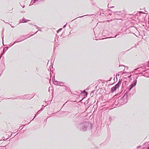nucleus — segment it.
<instances>
[{
  "mask_svg": "<svg viewBox=\"0 0 149 149\" xmlns=\"http://www.w3.org/2000/svg\"><path fill=\"white\" fill-rule=\"evenodd\" d=\"M10 26H11L12 27V28H14L15 27L14 26H12V25L11 24L10 25Z\"/></svg>",
  "mask_w": 149,
  "mask_h": 149,
  "instance_id": "72a5a7b5",
  "label": "nucleus"
},
{
  "mask_svg": "<svg viewBox=\"0 0 149 149\" xmlns=\"http://www.w3.org/2000/svg\"><path fill=\"white\" fill-rule=\"evenodd\" d=\"M1 148V147H0V148Z\"/></svg>",
  "mask_w": 149,
  "mask_h": 149,
  "instance_id": "603ef678",
  "label": "nucleus"
},
{
  "mask_svg": "<svg viewBox=\"0 0 149 149\" xmlns=\"http://www.w3.org/2000/svg\"><path fill=\"white\" fill-rule=\"evenodd\" d=\"M3 31H4V30L3 29V31H2V34H3Z\"/></svg>",
  "mask_w": 149,
  "mask_h": 149,
  "instance_id": "a19ab883",
  "label": "nucleus"
},
{
  "mask_svg": "<svg viewBox=\"0 0 149 149\" xmlns=\"http://www.w3.org/2000/svg\"><path fill=\"white\" fill-rule=\"evenodd\" d=\"M128 93L125 92L124 96L122 97L121 96L118 97V99L119 100V102H120L121 105L125 104L126 103L129 97Z\"/></svg>",
  "mask_w": 149,
  "mask_h": 149,
  "instance_id": "f03ea898",
  "label": "nucleus"
},
{
  "mask_svg": "<svg viewBox=\"0 0 149 149\" xmlns=\"http://www.w3.org/2000/svg\"><path fill=\"white\" fill-rule=\"evenodd\" d=\"M117 36V35H116V36H115V37H115V38H116V37Z\"/></svg>",
  "mask_w": 149,
  "mask_h": 149,
  "instance_id": "79ce46f5",
  "label": "nucleus"
},
{
  "mask_svg": "<svg viewBox=\"0 0 149 149\" xmlns=\"http://www.w3.org/2000/svg\"><path fill=\"white\" fill-rule=\"evenodd\" d=\"M122 82V79H120L118 82L114 86H113L111 88V92L112 93L113 92L116 91L117 88L119 87L120 85Z\"/></svg>",
  "mask_w": 149,
  "mask_h": 149,
  "instance_id": "7ed1b4c3",
  "label": "nucleus"
},
{
  "mask_svg": "<svg viewBox=\"0 0 149 149\" xmlns=\"http://www.w3.org/2000/svg\"><path fill=\"white\" fill-rule=\"evenodd\" d=\"M148 149H149V146L148 147Z\"/></svg>",
  "mask_w": 149,
  "mask_h": 149,
  "instance_id": "49530a36",
  "label": "nucleus"
},
{
  "mask_svg": "<svg viewBox=\"0 0 149 149\" xmlns=\"http://www.w3.org/2000/svg\"><path fill=\"white\" fill-rule=\"evenodd\" d=\"M36 70H38V67H37L36 68Z\"/></svg>",
  "mask_w": 149,
  "mask_h": 149,
  "instance_id": "f704fd0d",
  "label": "nucleus"
},
{
  "mask_svg": "<svg viewBox=\"0 0 149 149\" xmlns=\"http://www.w3.org/2000/svg\"><path fill=\"white\" fill-rule=\"evenodd\" d=\"M36 115H35V116H34V118H33V119H32V120H33V119H34V118L36 117Z\"/></svg>",
  "mask_w": 149,
  "mask_h": 149,
  "instance_id": "c85d7f7f",
  "label": "nucleus"
},
{
  "mask_svg": "<svg viewBox=\"0 0 149 149\" xmlns=\"http://www.w3.org/2000/svg\"><path fill=\"white\" fill-rule=\"evenodd\" d=\"M140 13H144L143 12H141V11H140Z\"/></svg>",
  "mask_w": 149,
  "mask_h": 149,
  "instance_id": "c9c22d12",
  "label": "nucleus"
},
{
  "mask_svg": "<svg viewBox=\"0 0 149 149\" xmlns=\"http://www.w3.org/2000/svg\"><path fill=\"white\" fill-rule=\"evenodd\" d=\"M137 78V77L136 78L135 80L134 81L133 83L131 84V85H130L127 88V90L126 92L127 93H129L131 89L134 86H136L137 83L136 79Z\"/></svg>",
  "mask_w": 149,
  "mask_h": 149,
  "instance_id": "20e7f679",
  "label": "nucleus"
},
{
  "mask_svg": "<svg viewBox=\"0 0 149 149\" xmlns=\"http://www.w3.org/2000/svg\"><path fill=\"white\" fill-rule=\"evenodd\" d=\"M52 80L53 82V83L54 84L56 85H59V81H55V76H54L52 78Z\"/></svg>",
  "mask_w": 149,
  "mask_h": 149,
  "instance_id": "0eeeda50",
  "label": "nucleus"
},
{
  "mask_svg": "<svg viewBox=\"0 0 149 149\" xmlns=\"http://www.w3.org/2000/svg\"><path fill=\"white\" fill-rule=\"evenodd\" d=\"M24 95L26 96L27 95Z\"/></svg>",
  "mask_w": 149,
  "mask_h": 149,
  "instance_id": "09e8293b",
  "label": "nucleus"
},
{
  "mask_svg": "<svg viewBox=\"0 0 149 149\" xmlns=\"http://www.w3.org/2000/svg\"><path fill=\"white\" fill-rule=\"evenodd\" d=\"M104 13H102V16H104Z\"/></svg>",
  "mask_w": 149,
  "mask_h": 149,
  "instance_id": "58836bf2",
  "label": "nucleus"
},
{
  "mask_svg": "<svg viewBox=\"0 0 149 149\" xmlns=\"http://www.w3.org/2000/svg\"><path fill=\"white\" fill-rule=\"evenodd\" d=\"M30 25H33V24L32 23H30Z\"/></svg>",
  "mask_w": 149,
  "mask_h": 149,
  "instance_id": "4c0bfd02",
  "label": "nucleus"
},
{
  "mask_svg": "<svg viewBox=\"0 0 149 149\" xmlns=\"http://www.w3.org/2000/svg\"><path fill=\"white\" fill-rule=\"evenodd\" d=\"M145 68L144 67H141L139 68H137L136 69H134V70H138L139 71H141L142 69H144Z\"/></svg>",
  "mask_w": 149,
  "mask_h": 149,
  "instance_id": "6e6552de",
  "label": "nucleus"
},
{
  "mask_svg": "<svg viewBox=\"0 0 149 149\" xmlns=\"http://www.w3.org/2000/svg\"><path fill=\"white\" fill-rule=\"evenodd\" d=\"M112 120V118H111V117H110L109 118V120L110 122H111V120Z\"/></svg>",
  "mask_w": 149,
  "mask_h": 149,
  "instance_id": "2eb2a0df",
  "label": "nucleus"
},
{
  "mask_svg": "<svg viewBox=\"0 0 149 149\" xmlns=\"http://www.w3.org/2000/svg\"><path fill=\"white\" fill-rule=\"evenodd\" d=\"M137 78V77L136 78L135 80L134 81L133 83L131 84V85H130L127 88V90L126 92L127 93H129L131 89L134 86H136L137 83L136 79Z\"/></svg>",
  "mask_w": 149,
  "mask_h": 149,
  "instance_id": "39448f33",
  "label": "nucleus"
},
{
  "mask_svg": "<svg viewBox=\"0 0 149 149\" xmlns=\"http://www.w3.org/2000/svg\"><path fill=\"white\" fill-rule=\"evenodd\" d=\"M62 29V28L58 30L57 31V33H58L60 31H61Z\"/></svg>",
  "mask_w": 149,
  "mask_h": 149,
  "instance_id": "a211bd4d",
  "label": "nucleus"
},
{
  "mask_svg": "<svg viewBox=\"0 0 149 149\" xmlns=\"http://www.w3.org/2000/svg\"><path fill=\"white\" fill-rule=\"evenodd\" d=\"M33 26H35L36 28L37 29H39V27H38V26H37V25H33Z\"/></svg>",
  "mask_w": 149,
  "mask_h": 149,
  "instance_id": "4468645a",
  "label": "nucleus"
},
{
  "mask_svg": "<svg viewBox=\"0 0 149 149\" xmlns=\"http://www.w3.org/2000/svg\"><path fill=\"white\" fill-rule=\"evenodd\" d=\"M66 24H65V25H64L63 27V28H65L66 27Z\"/></svg>",
  "mask_w": 149,
  "mask_h": 149,
  "instance_id": "473e14b6",
  "label": "nucleus"
},
{
  "mask_svg": "<svg viewBox=\"0 0 149 149\" xmlns=\"http://www.w3.org/2000/svg\"><path fill=\"white\" fill-rule=\"evenodd\" d=\"M20 131L21 132H22L21 131V130H20Z\"/></svg>",
  "mask_w": 149,
  "mask_h": 149,
  "instance_id": "3c124183",
  "label": "nucleus"
},
{
  "mask_svg": "<svg viewBox=\"0 0 149 149\" xmlns=\"http://www.w3.org/2000/svg\"><path fill=\"white\" fill-rule=\"evenodd\" d=\"M3 37H4V36H3V40H2V41H3Z\"/></svg>",
  "mask_w": 149,
  "mask_h": 149,
  "instance_id": "cd10ccee",
  "label": "nucleus"
},
{
  "mask_svg": "<svg viewBox=\"0 0 149 149\" xmlns=\"http://www.w3.org/2000/svg\"><path fill=\"white\" fill-rule=\"evenodd\" d=\"M124 82H125V81H124V82L123 83H123H124ZM125 83H126V82H125Z\"/></svg>",
  "mask_w": 149,
  "mask_h": 149,
  "instance_id": "a18cd8bd",
  "label": "nucleus"
},
{
  "mask_svg": "<svg viewBox=\"0 0 149 149\" xmlns=\"http://www.w3.org/2000/svg\"><path fill=\"white\" fill-rule=\"evenodd\" d=\"M113 38V37H109V38Z\"/></svg>",
  "mask_w": 149,
  "mask_h": 149,
  "instance_id": "37998d69",
  "label": "nucleus"
},
{
  "mask_svg": "<svg viewBox=\"0 0 149 149\" xmlns=\"http://www.w3.org/2000/svg\"><path fill=\"white\" fill-rule=\"evenodd\" d=\"M145 72V70H143V72Z\"/></svg>",
  "mask_w": 149,
  "mask_h": 149,
  "instance_id": "de8ad7c7",
  "label": "nucleus"
},
{
  "mask_svg": "<svg viewBox=\"0 0 149 149\" xmlns=\"http://www.w3.org/2000/svg\"><path fill=\"white\" fill-rule=\"evenodd\" d=\"M129 49L127 51H129Z\"/></svg>",
  "mask_w": 149,
  "mask_h": 149,
  "instance_id": "8fccbe9b",
  "label": "nucleus"
},
{
  "mask_svg": "<svg viewBox=\"0 0 149 149\" xmlns=\"http://www.w3.org/2000/svg\"><path fill=\"white\" fill-rule=\"evenodd\" d=\"M8 47H7V49H6V50H8Z\"/></svg>",
  "mask_w": 149,
  "mask_h": 149,
  "instance_id": "e433bc0d",
  "label": "nucleus"
},
{
  "mask_svg": "<svg viewBox=\"0 0 149 149\" xmlns=\"http://www.w3.org/2000/svg\"><path fill=\"white\" fill-rule=\"evenodd\" d=\"M24 40H22L20 41H15L14 43L10 46V47H11L12 46H13V45L15 44L16 43H18V42H21L22 41H23V40H24Z\"/></svg>",
  "mask_w": 149,
  "mask_h": 149,
  "instance_id": "9b49d317",
  "label": "nucleus"
},
{
  "mask_svg": "<svg viewBox=\"0 0 149 149\" xmlns=\"http://www.w3.org/2000/svg\"><path fill=\"white\" fill-rule=\"evenodd\" d=\"M112 79V77H111V78L108 81H110L111 80V79Z\"/></svg>",
  "mask_w": 149,
  "mask_h": 149,
  "instance_id": "bb28decb",
  "label": "nucleus"
},
{
  "mask_svg": "<svg viewBox=\"0 0 149 149\" xmlns=\"http://www.w3.org/2000/svg\"><path fill=\"white\" fill-rule=\"evenodd\" d=\"M42 106L43 107H42V108L40 110L41 111L44 108V107H45V106H44V105H42Z\"/></svg>",
  "mask_w": 149,
  "mask_h": 149,
  "instance_id": "dca6fc26",
  "label": "nucleus"
},
{
  "mask_svg": "<svg viewBox=\"0 0 149 149\" xmlns=\"http://www.w3.org/2000/svg\"><path fill=\"white\" fill-rule=\"evenodd\" d=\"M22 126H21L19 127V128H21V130L23 128V127H22Z\"/></svg>",
  "mask_w": 149,
  "mask_h": 149,
  "instance_id": "b1692460",
  "label": "nucleus"
},
{
  "mask_svg": "<svg viewBox=\"0 0 149 149\" xmlns=\"http://www.w3.org/2000/svg\"><path fill=\"white\" fill-rule=\"evenodd\" d=\"M104 13H102V16H104Z\"/></svg>",
  "mask_w": 149,
  "mask_h": 149,
  "instance_id": "ea45409f",
  "label": "nucleus"
},
{
  "mask_svg": "<svg viewBox=\"0 0 149 149\" xmlns=\"http://www.w3.org/2000/svg\"><path fill=\"white\" fill-rule=\"evenodd\" d=\"M109 15H111V13H109Z\"/></svg>",
  "mask_w": 149,
  "mask_h": 149,
  "instance_id": "c03bdc74",
  "label": "nucleus"
},
{
  "mask_svg": "<svg viewBox=\"0 0 149 149\" xmlns=\"http://www.w3.org/2000/svg\"><path fill=\"white\" fill-rule=\"evenodd\" d=\"M22 23V21L20 20L19 21V23Z\"/></svg>",
  "mask_w": 149,
  "mask_h": 149,
  "instance_id": "c756f323",
  "label": "nucleus"
},
{
  "mask_svg": "<svg viewBox=\"0 0 149 149\" xmlns=\"http://www.w3.org/2000/svg\"><path fill=\"white\" fill-rule=\"evenodd\" d=\"M84 92L85 93V95H87L88 94V93L87 92H86L85 91H84Z\"/></svg>",
  "mask_w": 149,
  "mask_h": 149,
  "instance_id": "6ab92c4d",
  "label": "nucleus"
},
{
  "mask_svg": "<svg viewBox=\"0 0 149 149\" xmlns=\"http://www.w3.org/2000/svg\"><path fill=\"white\" fill-rule=\"evenodd\" d=\"M74 125L77 129L82 132L86 131L92 128V123L89 122L77 120L74 122Z\"/></svg>",
  "mask_w": 149,
  "mask_h": 149,
  "instance_id": "f257e3e1",
  "label": "nucleus"
},
{
  "mask_svg": "<svg viewBox=\"0 0 149 149\" xmlns=\"http://www.w3.org/2000/svg\"><path fill=\"white\" fill-rule=\"evenodd\" d=\"M117 13H118L117 12H113V13H114V14L119 15V14H117Z\"/></svg>",
  "mask_w": 149,
  "mask_h": 149,
  "instance_id": "f3484780",
  "label": "nucleus"
},
{
  "mask_svg": "<svg viewBox=\"0 0 149 149\" xmlns=\"http://www.w3.org/2000/svg\"><path fill=\"white\" fill-rule=\"evenodd\" d=\"M131 75H130L128 77L129 78H130L131 77Z\"/></svg>",
  "mask_w": 149,
  "mask_h": 149,
  "instance_id": "7c9ffc66",
  "label": "nucleus"
},
{
  "mask_svg": "<svg viewBox=\"0 0 149 149\" xmlns=\"http://www.w3.org/2000/svg\"><path fill=\"white\" fill-rule=\"evenodd\" d=\"M109 4H108V6H107L108 7V8H114V6H110V7H109Z\"/></svg>",
  "mask_w": 149,
  "mask_h": 149,
  "instance_id": "aec40b11",
  "label": "nucleus"
},
{
  "mask_svg": "<svg viewBox=\"0 0 149 149\" xmlns=\"http://www.w3.org/2000/svg\"><path fill=\"white\" fill-rule=\"evenodd\" d=\"M88 15H84V16H82L79 17H84V16H88Z\"/></svg>",
  "mask_w": 149,
  "mask_h": 149,
  "instance_id": "4be33fe9",
  "label": "nucleus"
},
{
  "mask_svg": "<svg viewBox=\"0 0 149 149\" xmlns=\"http://www.w3.org/2000/svg\"><path fill=\"white\" fill-rule=\"evenodd\" d=\"M141 146H138V147H137V148H141Z\"/></svg>",
  "mask_w": 149,
  "mask_h": 149,
  "instance_id": "a878e982",
  "label": "nucleus"
},
{
  "mask_svg": "<svg viewBox=\"0 0 149 149\" xmlns=\"http://www.w3.org/2000/svg\"><path fill=\"white\" fill-rule=\"evenodd\" d=\"M40 111H41L40 110L39 111L37 112V114H38L39 112Z\"/></svg>",
  "mask_w": 149,
  "mask_h": 149,
  "instance_id": "2f4dec72",
  "label": "nucleus"
},
{
  "mask_svg": "<svg viewBox=\"0 0 149 149\" xmlns=\"http://www.w3.org/2000/svg\"><path fill=\"white\" fill-rule=\"evenodd\" d=\"M5 52L4 51V49H3V53H2L1 54V56H0V58L1 57V56L3 55L4 54H5Z\"/></svg>",
  "mask_w": 149,
  "mask_h": 149,
  "instance_id": "f8f14e48",
  "label": "nucleus"
},
{
  "mask_svg": "<svg viewBox=\"0 0 149 149\" xmlns=\"http://www.w3.org/2000/svg\"><path fill=\"white\" fill-rule=\"evenodd\" d=\"M20 12L21 13H25V11H21Z\"/></svg>",
  "mask_w": 149,
  "mask_h": 149,
  "instance_id": "393cba45",
  "label": "nucleus"
},
{
  "mask_svg": "<svg viewBox=\"0 0 149 149\" xmlns=\"http://www.w3.org/2000/svg\"><path fill=\"white\" fill-rule=\"evenodd\" d=\"M59 85H61L63 84H64V83L63 82H61L60 81H59Z\"/></svg>",
  "mask_w": 149,
  "mask_h": 149,
  "instance_id": "ddd939ff",
  "label": "nucleus"
},
{
  "mask_svg": "<svg viewBox=\"0 0 149 149\" xmlns=\"http://www.w3.org/2000/svg\"><path fill=\"white\" fill-rule=\"evenodd\" d=\"M30 20H27L24 17H23L22 19V23H25L26 22L28 21H30Z\"/></svg>",
  "mask_w": 149,
  "mask_h": 149,
  "instance_id": "1a4fd4ad",
  "label": "nucleus"
},
{
  "mask_svg": "<svg viewBox=\"0 0 149 149\" xmlns=\"http://www.w3.org/2000/svg\"><path fill=\"white\" fill-rule=\"evenodd\" d=\"M119 101L118 97L116 99L114 102V104L115 105L118 106H121V104L120 102H119Z\"/></svg>",
  "mask_w": 149,
  "mask_h": 149,
  "instance_id": "423d86ee",
  "label": "nucleus"
},
{
  "mask_svg": "<svg viewBox=\"0 0 149 149\" xmlns=\"http://www.w3.org/2000/svg\"><path fill=\"white\" fill-rule=\"evenodd\" d=\"M38 31H42V30H41V29H39L34 34H32L30 36H29V37H28L27 38H29L30 37L33 36V35L35 34H36L37 32H38Z\"/></svg>",
  "mask_w": 149,
  "mask_h": 149,
  "instance_id": "9d476101",
  "label": "nucleus"
},
{
  "mask_svg": "<svg viewBox=\"0 0 149 149\" xmlns=\"http://www.w3.org/2000/svg\"><path fill=\"white\" fill-rule=\"evenodd\" d=\"M20 5L23 8H24L25 7V5L24 4H23L22 5L21 3L20 4Z\"/></svg>",
  "mask_w": 149,
  "mask_h": 149,
  "instance_id": "412c9836",
  "label": "nucleus"
},
{
  "mask_svg": "<svg viewBox=\"0 0 149 149\" xmlns=\"http://www.w3.org/2000/svg\"><path fill=\"white\" fill-rule=\"evenodd\" d=\"M94 91H95L94 90L92 91L91 93V95L92 93H93Z\"/></svg>",
  "mask_w": 149,
  "mask_h": 149,
  "instance_id": "5701e85b",
  "label": "nucleus"
}]
</instances>
